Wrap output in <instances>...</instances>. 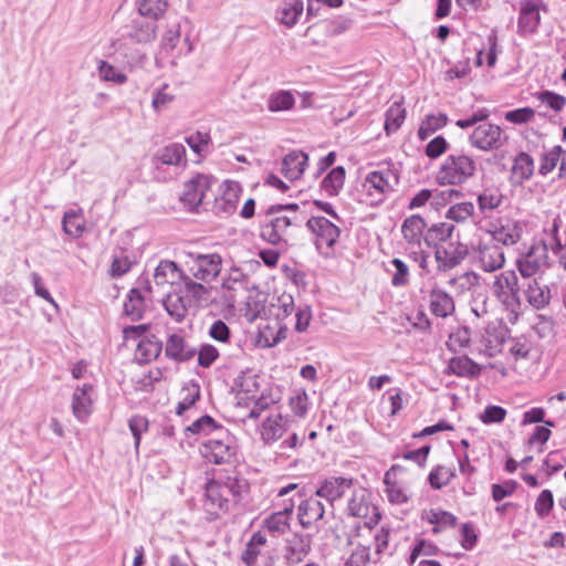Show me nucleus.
Listing matches in <instances>:
<instances>
[{
    "mask_svg": "<svg viewBox=\"0 0 566 566\" xmlns=\"http://www.w3.org/2000/svg\"><path fill=\"white\" fill-rule=\"evenodd\" d=\"M248 490L247 480L235 472L214 474L206 485L205 510L218 517L237 506Z\"/></svg>",
    "mask_w": 566,
    "mask_h": 566,
    "instance_id": "1",
    "label": "nucleus"
},
{
    "mask_svg": "<svg viewBox=\"0 0 566 566\" xmlns=\"http://www.w3.org/2000/svg\"><path fill=\"white\" fill-rule=\"evenodd\" d=\"M296 203L273 205L266 210V218L260 229V237L272 245L287 243L289 230L300 227L302 220L296 214Z\"/></svg>",
    "mask_w": 566,
    "mask_h": 566,
    "instance_id": "2",
    "label": "nucleus"
},
{
    "mask_svg": "<svg viewBox=\"0 0 566 566\" xmlns=\"http://www.w3.org/2000/svg\"><path fill=\"white\" fill-rule=\"evenodd\" d=\"M207 293V289L192 279H186L185 284L175 287L164 298V306L168 314L177 322H181L196 302Z\"/></svg>",
    "mask_w": 566,
    "mask_h": 566,
    "instance_id": "3",
    "label": "nucleus"
},
{
    "mask_svg": "<svg viewBox=\"0 0 566 566\" xmlns=\"http://www.w3.org/2000/svg\"><path fill=\"white\" fill-rule=\"evenodd\" d=\"M476 172V161L464 154L449 155L436 175V180L441 186H460L472 178Z\"/></svg>",
    "mask_w": 566,
    "mask_h": 566,
    "instance_id": "4",
    "label": "nucleus"
},
{
    "mask_svg": "<svg viewBox=\"0 0 566 566\" xmlns=\"http://www.w3.org/2000/svg\"><path fill=\"white\" fill-rule=\"evenodd\" d=\"M185 265L193 279L209 283L220 274L222 258L218 253H188Z\"/></svg>",
    "mask_w": 566,
    "mask_h": 566,
    "instance_id": "5",
    "label": "nucleus"
},
{
    "mask_svg": "<svg viewBox=\"0 0 566 566\" xmlns=\"http://www.w3.org/2000/svg\"><path fill=\"white\" fill-rule=\"evenodd\" d=\"M472 147L483 151L497 150L507 142V136L500 126L491 123H482L475 126L469 137Z\"/></svg>",
    "mask_w": 566,
    "mask_h": 566,
    "instance_id": "6",
    "label": "nucleus"
},
{
    "mask_svg": "<svg viewBox=\"0 0 566 566\" xmlns=\"http://www.w3.org/2000/svg\"><path fill=\"white\" fill-rule=\"evenodd\" d=\"M211 177L198 174L189 181L185 182L184 190L179 197L188 210L193 211L200 205H206L211 192Z\"/></svg>",
    "mask_w": 566,
    "mask_h": 566,
    "instance_id": "7",
    "label": "nucleus"
},
{
    "mask_svg": "<svg viewBox=\"0 0 566 566\" xmlns=\"http://www.w3.org/2000/svg\"><path fill=\"white\" fill-rule=\"evenodd\" d=\"M541 11L548 8L543 0H521L517 20L518 33L522 35L535 33L541 23Z\"/></svg>",
    "mask_w": 566,
    "mask_h": 566,
    "instance_id": "8",
    "label": "nucleus"
},
{
    "mask_svg": "<svg viewBox=\"0 0 566 566\" xmlns=\"http://www.w3.org/2000/svg\"><path fill=\"white\" fill-rule=\"evenodd\" d=\"M306 227L315 235V245L319 251L323 247L333 249L340 235L339 228L325 217H311Z\"/></svg>",
    "mask_w": 566,
    "mask_h": 566,
    "instance_id": "9",
    "label": "nucleus"
},
{
    "mask_svg": "<svg viewBox=\"0 0 566 566\" xmlns=\"http://www.w3.org/2000/svg\"><path fill=\"white\" fill-rule=\"evenodd\" d=\"M398 184L399 176L397 171L385 168L369 172L364 180L363 188L370 196L374 192L377 193L379 196L378 201H381V197L394 191Z\"/></svg>",
    "mask_w": 566,
    "mask_h": 566,
    "instance_id": "10",
    "label": "nucleus"
},
{
    "mask_svg": "<svg viewBox=\"0 0 566 566\" xmlns=\"http://www.w3.org/2000/svg\"><path fill=\"white\" fill-rule=\"evenodd\" d=\"M224 438L208 439L201 447L202 455L214 464L229 463L235 455V446L232 438L224 433Z\"/></svg>",
    "mask_w": 566,
    "mask_h": 566,
    "instance_id": "11",
    "label": "nucleus"
},
{
    "mask_svg": "<svg viewBox=\"0 0 566 566\" xmlns=\"http://www.w3.org/2000/svg\"><path fill=\"white\" fill-rule=\"evenodd\" d=\"M475 259L485 272H494L505 263L503 249L493 241H481L475 250Z\"/></svg>",
    "mask_w": 566,
    "mask_h": 566,
    "instance_id": "12",
    "label": "nucleus"
},
{
    "mask_svg": "<svg viewBox=\"0 0 566 566\" xmlns=\"http://www.w3.org/2000/svg\"><path fill=\"white\" fill-rule=\"evenodd\" d=\"M548 259L547 247L544 243L534 244L527 253L517 260V268L523 277H531L537 273Z\"/></svg>",
    "mask_w": 566,
    "mask_h": 566,
    "instance_id": "13",
    "label": "nucleus"
},
{
    "mask_svg": "<svg viewBox=\"0 0 566 566\" xmlns=\"http://www.w3.org/2000/svg\"><path fill=\"white\" fill-rule=\"evenodd\" d=\"M242 191L241 185L238 181L226 180L222 184V193L220 197L214 198L213 211L219 216H228L237 210V206Z\"/></svg>",
    "mask_w": 566,
    "mask_h": 566,
    "instance_id": "14",
    "label": "nucleus"
},
{
    "mask_svg": "<svg viewBox=\"0 0 566 566\" xmlns=\"http://www.w3.org/2000/svg\"><path fill=\"white\" fill-rule=\"evenodd\" d=\"M186 279H191L170 260H161L154 272V282L157 286L165 287L167 285L172 289L185 284Z\"/></svg>",
    "mask_w": 566,
    "mask_h": 566,
    "instance_id": "15",
    "label": "nucleus"
},
{
    "mask_svg": "<svg viewBox=\"0 0 566 566\" xmlns=\"http://www.w3.org/2000/svg\"><path fill=\"white\" fill-rule=\"evenodd\" d=\"M353 488V480L343 476L326 479L316 490L317 497L326 500L333 509L336 501L340 500Z\"/></svg>",
    "mask_w": 566,
    "mask_h": 566,
    "instance_id": "16",
    "label": "nucleus"
},
{
    "mask_svg": "<svg viewBox=\"0 0 566 566\" xmlns=\"http://www.w3.org/2000/svg\"><path fill=\"white\" fill-rule=\"evenodd\" d=\"M518 279L513 270L504 271L495 276L492 285L493 293L504 304L517 298Z\"/></svg>",
    "mask_w": 566,
    "mask_h": 566,
    "instance_id": "17",
    "label": "nucleus"
},
{
    "mask_svg": "<svg viewBox=\"0 0 566 566\" xmlns=\"http://www.w3.org/2000/svg\"><path fill=\"white\" fill-rule=\"evenodd\" d=\"M429 310L436 317L447 318L455 313L453 297L438 285L429 291Z\"/></svg>",
    "mask_w": 566,
    "mask_h": 566,
    "instance_id": "18",
    "label": "nucleus"
},
{
    "mask_svg": "<svg viewBox=\"0 0 566 566\" xmlns=\"http://www.w3.org/2000/svg\"><path fill=\"white\" fill-rule=\"evenodd\" d=\"M467 255V247L459 243L454 247L453 243L448 245H438L436 248L434 256L440 271H449L455 268Z\"/></svg>",
    "mask_w": 566,
    "mask_h": 566,
    "instance_id": "19",
    "label": "nucleus"
},
{
    "mask_svg": "<svg viewBox=\"0 0 566 566\" xmlns=\"http://www.w3.org/2000/svg\"><path fill=\"white\" fill-rule=\"evenodd\" d=\"M349 515L359 518H369L370 522H377L379 514L376 512V506L371 505L368 501V494L365 489L355 490L347 506Z\"/></svg>",
    "mask_w": 566,
    "mask_h": 566,
    "instance_id": "20",
    "label": "nucleus"
},
{
    "mask_svg": "<svg viewBox=\"0 0 566 566\" xmlns=\"http://www.w3.org/2000/svg\"><path fill=\"white\" fill-rule=\"evenodd\" d=\"M93 391L92 385H83L77 387L72 397V412L80 421H85L92 410L91 392Z\"/></svg>",
    "mask_w": 566,
    "mask_h": 566,
    "instance_id": "21",
    "label": "nucleus"
},
{
    "mask_svg": "<svg viewBox=\"0 0 566 566\" xmlns=\"http://www.w3.org/2000/svg\"><path fill=\"white\" fill-rule=\"evenodd\" d=\"M126 29L127 36L136 43H149L154 41L157 35L156 23L142 18L134 19Z\"/></svg>",
    "mask_w": 566,
    "mask_h": 566,
    "instance_id": "22",
    "label": "nucleus"
},
{
    "mask_svg": "<svg viewBox=\"0 0 566 566\" xmlns=\"http://www.w3.org/2000/svg\"><path fill=\"white\" fill-rule=\"evenodd\" d=\"M325 506L323 503L316 497H310L304 500L298 505V521L303 527H310L315 522L323 518L325 513Z\"/></svg>",
    "mask_w": 566,
    "mask_h": 566,
    "instance_id": "23",
    "label": "nucleus"
},
{
    "mask_svg": "<svg viewBox=\"0 0 566 566\" xmlns=\"http://www.w3.org/2000/svg\"><path fill=\"white\" fill-rule=\"evenodd\" d=\"M307 161V154L301 150H293L283 158L282 174L290 180H296L303 175Z\"/></svg>",
    "mask_w": 566,
    "mask_h": 566,
    "instance_id": "24",
    "label": "nucleus"
},
{
    "mask_svg": "<svg viewBox=\"0 0 566 566\" xmlns=\"http://www.w3.org/2000/svg\"><path fill=\"white\" fill-rule=\"evenodd\" d=\"M294 503L291 501L283 510L271 514L263 522V527L273 535L285 534L290 528V517L293 513Z\"/></svg>",
    "mask_w": 566,
    "mask_h": 566,
    "instance_id": "25",
    "label": "nucleus"
},
{
    "mask_svg": "<svg viewBox=\"0 0 566 566\" xmlns=\"http://www.w3.org/2000/svg\"><path fill=\"white\" fill-rule=\"evenodd\" d=\"M154 159L168 166L186 165V148L179 143L169 144L157 150Z\"/></svg>",
    "mask_w": 566,
    "mask_h": 566,
    "instance_id": "26",
    "label": "nucleus"
},
{
    "mask_svg": "<svg viewBox=\"0 0 566 566\" xmlns=\"http://www.w3.org/2000/svg\"><path fill=\"white\" fill-rule=\"evenodd\" d=\"M163 348V344L155 336L143 337L136 345L135 359L139 364H146L158 357Z\"/></svg>",
    "mask_w": 566,
    "mask_h": 566,
    "instance_id": "27",
    "label": "nucleus"
},
{
    "mask_svg": "<svg viewBox=\"0 0 566 566\" xmlns=\"http://www.w3.org/2000/svg\"><path fill=\"white\" fill-rule=\"evenodd\" d=\"M304 6L302 0H286L276 10L275 19L287 28H292L298 21L303 13Z\"/></svg>",
    "mask_w": 566,
    "mask_h": 566,
    "instance_id": "28",
    "label": "nucleus"
},
{
    "mask_svg": "<svg viewBox=\"0 0 566 566\" xmlns=\"http://www.w3.org/2000/svg\"><path fill=\"white\" fill-rule=\"evenodd\" d=\"M165 352L169 358L179 361L189 360L196 354V350L193 348L187 346L184 337L177 334H172L169 336Z\"/></svg>",
    "mask_w": 566,
    "mask_h": 566,
    "instance_id": "29",
    "label": "nucleus"
},
{
    "mask_svg": "<svg viewBox=\"0 0 566 566\" xmlns=\"http://www.w3.org/2000/svg\"><path fill=\"white\" fill-rule=\"evenodd\" d=\"M426 226L424 220L419 214H412L403 221L401 233L409 244L419 245Z\"/></svg>",
    "mask_w": 566,
    "mask_h": 566,
    "instance_id": "30",
    "label": "nucleus"
},
{
    "mask_svg": "<svg viewBox=\"0 0 566 566\" xmlns=\"http://www.w3.org/2000/svg\"><path fill=\"white\" fill-rule=\"evenodd\" d=\"M285 430V421L282 415H271L262 424L261 436L266 443H271L280 439Z\"/></svg>",
    "mask_w": 566,
    "mask_h": 566,
    "instance_id": "31",
    "label": "nucleus"
},
{
    "mask_svg": "<svg viewBox=\"0 0 566 566\" xmlns=\"http://www.w3.org/2000/svg\"><path fill=\"white\" fill-rule=\"evenodd\" d=\"M345 177V168L337 166L323 178L321 189L328 196H337L344 186Z\"/></svg>",
    "mask_w": 566,
    "mask_h": 566,
    "instance_id": "32",
    "label": "nucleus"
},
{
    "mask_svg": "<svg viewBox=\"0 0 566 566\" xmlns=\"http://www.w3.org/2000/svg\"><path fill=\"white\" fill-rule=\"evenodd\" d=\"M145 298L138 289H132L124 303V314L132 321H138L145 312Z\"/></svg>",
    "mask_w": 566,
    "mask_h": 566,
    "instance_id": "33",
    "label": "nucleus"
},
{
    "mask_svg": "<svg viewBox=\"0 0 566 566\" xmlns=\"http://www.w3.org/2000/svg\"><path fill=\"white\" fill-rule=\"evenodd\" d=\"M448 369L461 377H475L481 373V367L468 356H458L450 359Z\"/></svg>",
    "mask_w": 566,
    "mask_h": 566,
    "instance_id": "34",
    "label": "nucleus"
},
{
    "mask_svg": "<svg viewBox=\"0 0 566 566\" xmlns=\"http://www.w3.org/2000/svg\"><path fill=\"white\" fill-rule=\"evenodd\" d=\"M62 224L64 232L74 239L82 237L85 231V220L81 210L66 211Z\"/></svg>",
    "mask_w": 566,
    "mask_h": 566,
    "instance_id": "35",
    "label": "nucleus"
},
{
    "mask_svg": "<svg viewBox=\"0 0 566 566\" xmlns=\"http://www.w3.org/2000/svg\"><path fill=\"white\" fill-rule=\"evenodd\" d=\"M525 293L528 303L537 310L544 308L549 303V289L546 285H539L536 280L528 284Z\"/></svg>",
    "mask_w": 566,
    "mask_h": 566,
    "instance_id": "36",
    "label": "nucleus"
},
{
    "mask_svg": "<svg viewBox=\"0 0 566 566\" xmlns=\"http://www.w3.org/2000/svg\"><path fill=\"white\" fill-rule=\"evenodd\" d=\"M406 118V108L402 102H395L386 112L385 130L387 135L396 133Z\"/></svg>",
    "mask_w": 566,
    "mask_h": 566,
    "instance_id": "37",
    "label": "nucleus"
},
{
    "mask_svg": "<svg viewBox=\"0 0 566 566\" xmlns=\"http://www.w3.org/2000/svg\"><path fill=\"white\" fill-rule=\"evenodd\" d=\"M295 105V97L292 92L281 90L270 95L268 108L272 113L290 111Z\"/></svg>",
    "mask_w": 566,
    "mask_h": 566,
    "instance_id": "38",
    "label": "nucleus"
},
{
    "mask_svg": "<svg viewBox=\"0 0 566 566\" xmlns=\"http://www.w3.org/2000/svg\"><path fill=\"white\" fill-rule=\"evenodd\" d=\"M448 117L446 114L440 113L438 115L429 114L427 115L418 129V137L421 140H426L431 136L433 133H436L438 129L442 128L447 125Z\"/></svg>",
    "mask_w": 566,
    "mask_h": 566,
    "instance_id": "39",
    "label": "nucleus"
},
{
    "mask_svg": "<svg viewBox=\"0 0 566 566\" xmlns=\"http://www.w3.org/2000/svg\"><path fill=\"white\" fill-rule=\"evenodd\" d=\"M395 467H392L389 471L385 473L384 483L386 485V493L388 500L394 504H402L408 501V495L406 490L402 488L400 483L392 480V472Z\"/></svg>",
    "mask_w": 566,
    "mask_h": 566,
    "instance_id": "40",
    "label": "nucleus"
},
{
    "mask_svg": "<svg viewBox=\"0 0 566 566\" xmlns=\"http://www.w3.org/2000/svg\"><path fill=\"white\" fill-rule=\"evenodd\" d=\"M534 171V161L526 153H520L513 164L512 174L518 182L527 180Z\"/></svg>",
    "mask_w": 566,
    "mask_h": 566,
    "instance_id": "41",
    "label": "nucleus"
},
{
    "mask_svg": "<svg viewBox=\"0 0 566 566\" xmlns=\"http://www.w3.org/2000/svg\"><path fill=\"white\" fill-rule=\"evenodd\" d=\"M454 226L450 222L432 224L423 237L428 245H436L437 242H444L451 239Z\"/></svg>",
    "mask_w": 566,
    "mask_h": 566,
    "instance_id": "42",
    "label": "nucleus"
},
{
    "mask_svg": "<svg viewBox=\"0 0 566 566\" xmlns=\"http://www.w3.org/2000/svg\"><path fill=\"white\" fill-rule=\"evenodd\" d=\"M427 520L434 525V533H439L447 527H453L457 524V517L452 513L442 510H430L427 513Z\"/></svg>",
    "mask_w": 566,
    "mask_h": 566,
    "instance_id": "43",
    "label": "nucleus"
},
{
    "mask_svg": "<svg viewBox=\"0 0 566 566\" xmlns=\"http://www.w3.org/2000/svg\"><path fill=\"white\" fill-rule=\"evenodd\" d=\"M167 9V0H139L138 12L142 17L159 19Z\"/></svg>",
    "mask_w": 566,
    "mask_h": 566,
    "instance_id": "44",
    "label": "nucleus"
},
{
    "mask_svg": "<svg viewBox=\"0 0 566 566\" xmlns=\"http://www.w3.org/2000/svg\"><path fill=\"white\" fill-rule=\"evenodd\" d=\"M311 551V544L308 539L301 538L287 548L285 558L289 565L300 564L305 559Z\"/></svg>",
    "mask_w": 566,
    "mask_h": 566,
    "instance_id": "45",
    "label": "nucleus"
},
{
    "mask_svg": "<svg viewBox=\"0 0 566 566\" xmlns=\"http://www.w3.org/2000/svg\"><path fill=\"white\" fill-rule=\"evenodd\" d=\"M454 476V469L444 465H439L430 472L429 483L433 489L439 490L442 486L449 484Z\"/></svg>",
    "mask_w": 566,
    "mask_h": 566,
    "instance_id": "46",
    "label": "nucleus"
},
{
    "mask_svg": "<svg viewBox=\"0 0 566 566\" xmlns=\"http://www.w3.org/2000/svg\"><path fill=\"white\" fill-rule=\"evenodd\" d=\"M476 276L471 272H464L449 279L448 284L457 294H463L475 283Z\"/></svg>",
    "mask_w": 566,
    "mask_h": 566,
    "instance_id": "47",
    "label": "nucleus"
},
{
    "mask_svg": "<svg viewBox=\"0 0 566 566\" xmlns=\"http://www.w3.org/2000/svg\"><path fill=\"white\" fill-rule=\"evenodd\" d=\"M501 201L502 195L497 190L486 189L478 197V205L482 212L494 210Z\"/></svg>",
    "mask_w": 566,
    "mask_h": 566,
    "instance_id": "48",
    "label": "nucleus"
},
{
    "mask_svg": "<svg viewBox=\"0 0 566 566\" xmlns=\"http://www.w3.org/2000/svg\"><path fill=\"white\" fill-rule=\"evenodd\" d=\"M98 74L99 77L106 82L124 84L127 81V76L124 73L117 71L116 67L108 64L106 61H99Z\"/></svg>",
    "mask_w": 566,
    "mask_h": 566,
    "instance_id": "49",
    "label": "nucleus"
},
{
    "mask_svg": "<svg viewBox=\"0 0 566 566\" xmlns=\"http://www.w3.org/2000/svg\"><path fill=\"white\" fill-rule=\"evenodd\" d=\"M395 266V273L391 277V284L395 287L406 286L409 283V268L408 265L400 259L395 258L390 262Z\"/></svg>",
    "mask_w": 566,
    "mask_h": 566,
    "instance_id": "50",
    "label": "nucleus"
},
{
    "mask_svg": "<svg viewBox=\"0 0 566 566\" xmlns=\"http://www.w3.org/2000/svg\"><path fill=\"white\" fill-rule=\"evenodd\" d=\"M148 420L144 416L136 415L128 420V427L134 437V444L137 452L139 449L142 434L148 430Z\"/></svg>",
    "mask_w": 566,
    "mask_h": 566,
    "instance_id": "51",
    "label": "nucleus"
},
{
    "mask_svg": "<svg viewBox=\"0 0 566 566\" xmlns=\"http://www.w3.org/2000/svg\"><path fill=\"white\" fill-rule=\"evenodd\" d=\"M564 150L560 146H554L549 151H547L543 158L539 166V174L547 175L551 172L558 164L560 156Z\"/></svg>",
    "mask_w": 566,
    "mask_h": 566,
    "instance_id": "52",
    "label": "nucleus"
},
{
    "mask_svg": "<svg viewBox=\"0 0 566 566\" xmlns=\"http://www.w3.org/2000/svg\"><path fill=\"white\" fill-rule=\"evenodd\" d=\"M186 142L197 155L203 156L207 153L210 136L208 133L197 132L188 136Z\"/></svg>",
    "mask_w": 566,
    "mask_h": 566,
    "instance_id": "53",
    "label": "nucleus"
},
{
    "mask_svg": "<svg viewBox=\"0 0 566 566\" xmlns=\"http://www.w3.org/2000/svg\"><path fill=\"white\" fill-rule=\"evenodd\" d=\"M474 206L471 202L457 203L449 208L447 218L457 222H462L472 216Z\"/></svg>",
    "mask_w": 566,
    "mask_h": 566,
    "instance_id": "54",
    "label": "nucleus"
},
{
    "mask_svg": "<svg viewBox=\"0 0 566 566\" xmlns=\"http://www.w3.org/2000/svg\"><path fill=\"white\" fill-rule=\"evenodd\" d=\"M554 506L553 493L549 490H543L536 499L535 512L539 517H545L549 514Z\"/></svg>",
    "mask_w": 566,
    "mask_h": 566,
    "instance_id": "55",
    "label": "nucleus"
},
{
    "mask_svg": "<svg viewBox=\"0 0 566 566\" xmlns=\"http://www.w3.org/2000/svg\"><path fill=\"white\" fill-rule=\"evenodd\" d=\"M182 394H184L182 399H181V401H179L177 409H176L178 415H181L184 411L189 409L199 399L200 389L198 386L192 385L189 388H184Z\"/></svg>",
    "mask_w": 566,
    "mask_h": 566,
    "instance_id": "56",
    "label": "nucleus"
},
{
    "mask_svg": "<svg viewBox=\"0 0 566 566\" xmlns=\"http://www.w3.org/2000/svg\"><path fill=\"white\" fill-rule=\"evenodd\" d=\"M518 240L520 234L515 229H506L504 227L496 230L490 239V241H493L496 244L502 243L504 245H513Z\"/></svg>",
    "mask_w": 566,
    "mask_h": 566,
    "instance_id": "57",
    "label": "nucleus"
},
{
    "mask_svg": "<svg viewBox=\"0 0 566 566\" xmlns=\"http://www.w3.org/2000/svg\"><path fill=\"white\" fill-rule=\"evenodd\" d=\"M272 308L275 311L273 314L277 319L287 317L294 311V301L292 295H282L277 298L276 304H272Z\"/></svg>",
    "mask_w": 566,
    "mask_h": 566,
    "instance_id": "58",
    "label": "nucleus"
},
{
    "mask_svg": "<svg viewBox=\"0 0 566 566\" xmlns=\"http://www.w3.org/2000/svg\"><path fill=\"white\" fill-rule=\"evenodd\" d=\"M290 407L297 417H304L308 410V395L305 390L298 391L290 398Z\"/></svg>",
    "mask_w": 566,
    "mask_h": 566,
    "instance_id": "59",
    "label": "nucleus"
},
{
    "mask_svg": "<svg viewBox=\"0 0 566 566\" xmlns=\"http://www.w3.org/2000/svg\"><path fill=\"white\" fill-rule=\"evenodd\" d=\"M538 99L549 106L555 112H559L566 105V98L563 95L551 91H543L538 94Z\"/></svg>",
    "mask_w": 566,
    "mask_h": 566,
    "instance_id": "60",
    "label": "nucleus"
},
{
    "mask_svg": "<svg viewBox=\"0 0 566 566\" xmlns=\"http://www.w3.org/2000/svg\"><path fill=\"white\" fill-rule=\"evenodd\" d=\"M517 488V482L513 480H507L501 484L492 485V497L494 501L500 502L506 496L512 495Z\"/></svg>",
    "mask_w": 566,
    "mask_h": 566,
    "instance_id": "61",
    "label": "nucleus"
},
{
    "mask_svg": "<svg viewBox=\"0 0 566 566\" xmlns=\"http://www.w3.org/2000/svg\"><path fill=\"white\" fill-rule=\"evenodd\" d=\"M448 149V142L443 136H437L430 140L424 149L426 155L431 158L440 157Z\"/></svg>",
    "mask_w": 566,
    "mask_h": 566,
    "instance_id": "62",
    "label": "nucleus"
},
{
    "mask_svg": "<svg viewBox=\"0 0 566 566\" xmlns=\"http://www.w3.org/2000/svg\"><path fill=\"white\" fill-rule=\"evenodd\" d=\"M216 429L217 424L210 416H202L187 428L192 433H210Z\"/></svg>",
    "mask_w": 566,
    "mask_h": 566,
    "instance_id": "63",
    "label": "nucleus"
},
{
    "mask_svg": "<svg viewBox=\"0 0 566 566\" xmlns=\"http://www.w3.org/2000/svg\"><path fill=\"white\" fill-rule=\"evenodd\" d=\"M370 560L369 547L357 546L349 556L346 565L347 566H366Z\"/></svg>",
    "mask_w": 566,
    "mask_h": 566,
    "instance_id": "64",
    "label": "nucleus"
}]
</instances>
